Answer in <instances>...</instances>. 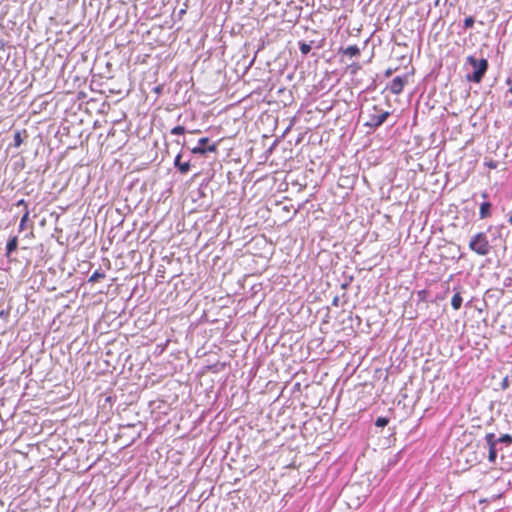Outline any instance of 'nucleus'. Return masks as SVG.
I'll return each instance as SVG.
<instances>
[{
    "label": "nucleus",
    "instance_id": "nucleus-7",
    "mask_svg": "<svg viewBox=\"0 0 512 512\" xmlns=\"http://www.w3.org/2000/svg\"><path fill=\"white\" fill-rule=\"evenodd\" d=\"M491 203L488 201L483 202L480 205L479 217L480 219H486L491 215Z\"/></svg>",
    "mask_w": 512,
    "mask_h": 512
},
{
    "label": "nucleus",
    "instance_id": "nucleus-3",
    "mask_svg": "<svg viewBox=\"0 0 512 512\" xmlns=\"http://www.w3.org/2000/svg\"><path fill=\"white\" fill-rule=\"evenodd\" d=\"M469 248L480 256H486L491 251V245L485 232H479L472 236Z\"/></svg>",
    "mask_w": 512,
    "mask_h": 512
},
{
    "label": "nucleus",
    "instance_id": "nucleus-2",
    "mask_svg": "<svg viewBox=\"0 0 512 512\" xmlns=\"http://www.w3.org/2000/svg\"><path fill=\"white\" fill-rule=\"evenodd\" d=\"M466 64H469L473 68V72L466 75L467 81L480 83L489 68L487 59H477L473 55H470L466 58Z\"/></svg>",
    "mask_w": 512,
    "mask_h": 512
},
{
    "label": "nucleus",
    "instance_id": "nucleus-27",
    "mask_svg": "<svg viewBox=\"0 0 512 512\" xmlns=\"http://www.w3.org/2000/svg\"><path fill=\"white\" fill-rule=\"evenodd\" d=\"M507 387H508V379H507V378H505V379L503 380V382H502V388H504V389H505V388H507Z\"/></svg>",
    "mask_w": 512,
    "mask_h": 512
},
{
    "label": "nucleus",
    "instance_id": "nucleus-4",
    "mask_svg": "<svg viewBox=\"0 0 512 512\" xmlns=\"http://www.w3.org/2000/svg\"><path fill=\"white\" fill-rule=\"evenodd\" d=\"M217 143L210 144L208 137H203L198 140V145L191 149L192 154L205 155L207 152H216Z\"/></svg>",
    "mask_w": 512,
    "mask_h": 512
},
{
    "label": "nucleus",
    "instance_id": "nucleus-21",
    "mask_svg": "<svg viewBox=\"0 0 512 512\" xmlns=\"http://www.w3.org/2000/svg\"><path fill=\"white\" fill-rule=\"evenodd\" d=\"M485 165L490 169H496L498 166V162L494 160H489L485 162Z\"/></svg>",
    "mask_w": 512,
    "mask_h": 512
},
{
    "label": "nucleus",
    "instance_id": "nucleus-11",
    "mask_svg": "<svg viewBox=\"0 0 512 512\" xmlns=\"http://www.w3.org/2000/svg\"><path fill=\"white\" fill-rule=\"evenodd\" d=\"M463 298L461 297L460 292L454 294L451 300V306L454 310H459L462 306Z\"/></svg>",
    "mask_w": 512,
    "mask_h": 512
},
{
    "label": "nucleus",
    "instance_id": "nucleus-24",
    "mask_svg": "<svg viewBox=\"0 0 512 512\" xmlns=\"http://www.w3.org/2000/svg\"><path fill=\"white\" fill-rule=\"evenodd\" d=\"M332 305L335 306V307H338L339 306V297L338 296H335L332 300Z\"/></svg>",
    "mask_w": 512,
    "mask_h": 512
},
{
    "label": "nucleus",
    "instance_id": "nucleus-22",
    "mask_svg": "<svg viewBox=\"0 0 512 512\" xmlns=\"http://www.w3.org/2000/svg\"><path fill=\"white\" fill-rule=\"evenodd\" d=\"M16 205L17 206H24L25 210L28 209L27 202L24 199H20L19 201H17Z\"/></svg>",
    "mask_w": 512,
    "mask_h": 512
},
{
    "label": "nucleus",
    "instance_id": "nucleus-17",
    "mask_svg": "<svg viewBox=\"0 0 512 512\" xmlns=\"http://www.w3.org/2000/svg\"><path fill=\"white\" fill-rule=\"evenodd\" d=\"M498 443H504L509 446L512 444V437L509 434H504L498 438Z\"/></svg>",
    "mask_w": 512,
    "mask_h": 512
},
{
    "label": "nucleus",
    "instance_id": "nucleus-23",
    "mask_svg": "<svg viewBox=\"0 0 512 512\" xmlns=\"http://www.w3.org/2000/svg\"><path fill=\"white\" fill-rule=\"evenodd\" d=\"M353 277H350L349 281L348 282H345L343 284H341V288L346 290L350 284V282L352 281Z\"/></svg>",
    "mask_w": 512,
    "mask_h": 512
},
{
    "label": "nucleus",
    "instance_id": "nucleus-12",
    "mask_svg": "<svg viewBox=\"0 0 512 512\" xmlns=\"http://www.w3.org/2000/svg\"><path fill=\"white\" fill-rule=\"evenodd\" d=\"M105 278V273L101 270H96L93 272V274L89 277L90 283H96L99 282L101 279Z\"/></svg>",
    "mask_w": 512,
    "mask_h": 512
},
{
    "label": "nucleus",
    "instance_id": "nucleus-9",
    "mask_svg": "<svg viewBox=\"0 0 512 512\" xmlns=\"http://www.w3.org/2000/svg\"><path fill=\"white\" fill-rule=\"evenodd\" d=\"M17 246H18L17 236L10 238L6 245V256L10 257V255L17 249Z\"/></svg>",
    "mask_w": 512,
    "mask_h": 512
},
{
    "label": "nucleus",
    "instance_id": "nucleus-30",
    "mask_svg": "<svg viewBox=\"0 0 512 512\" xmlns=\"http://www.w3.org/2000/svg\"><path fill=\"white\" fill-rule=\"evenodd\" d=\"M176 142H177V144H182V146H184V145H185V142L180 143V141H179V140H177Z\"/></svg>",
    "mask_w": 512,
    "mask_h": 512
},
{
    "label": "nucleus",
    "instance_id": "nucleus-15",
    "mask_svg": "<svg viewBox=\"0 0 512 512\" xmlns=\"http://www.w3.org/2000/svg\"><path fill=\"white\" fill-rule=\"evenodd\" d=\"M311 48H312L311 44H308V43L303 42V41L299 42V49H300V52L303 55H307L311 51Z\"/></svg>",
    "mask_w": 512,
    "mask_h": 512
},
{
    "label": "nucleus",
    "instance_id": "nucleus-20",
    "mask_svg": "<svg viewBox=\"0 0 512 512\" xmlns=\"http://www.w3.org/2000/svg\"><path fill=\"white\" fill-rule=\"evenodd\" d=\"M186 132V129L184 126L178 125L171 129V134L174 135H182Z\"/></svg>",
    "mask_w": 512,
    "mask_h": 512
},
{
    "label": "nucleus",
    "instance_id": "nucleus-5",
    "mask_svg": "<svg viewBox=\"0 0 512 512\" xmlns=\"http://www.w3.org/2000/svg\"><path fill=\"white\" fill-rule=\"evenodd\" d=\"M407 82H408L407 75L397 76L391 81V83L389 84L387 89H389V91L392 94L399 95L400 93H402L404 86L407 84Z\"/></svg>",
    "mask_w": 512,
    "mask_h": 512
},
{
    "label": "nucleus",
    "instance_id": "nucleus-26",
    "mask_svg": "<svg viewBox=\"0 0 512 512\" xmlns=\"http://www.w3.org/2000/svg\"><path fill=\"white\" fill-rule=\"evenodd\" d=\"M392 73H393V69L389 68V69H387V70L385 71V76H386V77H389V76H391V75H392Z\"/></svg>",
    "mask_w": 512,
    "mask_h": 512
},
{
    "label": "nucleus",
    "instance_id": "nucleus-28",
    "mask_svg": "<svg viewBox=\"0 0 512 512\" xmlns=\"http://www.w3.org/2000/svg\"><path fill=\"white\" fill-rule=\"evenodd\" d=\"M482 197L486 199L488 197V194L486 192L482 193Z\"/></svg>",
    "mask_w": 512,
    "mask_h": 512
},
{
    "label": "nucleus",
    "instance_id": "nucleus-6",
    "mask_svg": "<svg viewBox=\"0 0 512 512\" xmlns=\"http://www.w3.org/2000/svg\"><path fill=\"white\" fill-rule=\"evenodd\" d=\"M182 153L177 154L174 159V166L181 174H187L190 171V160L182 162Z\"/></svg>",
    "mask_w": 512,
    "mask_h": 512
},
{
    "label": "nucleus",
    "instance_id": "nucleus-25",
    "mask_svg": "<svg viewBox=\"0 0 512 512\" xmlns=\"http://www.w3.org/2000/svg\"><path fill=\"white\" fill-rule=\"evenodd\" d=\"M8 315H9L8 311H5V310H1L0 311V317L1 318H6Z\"/></svg>",
    "mask_w": 512,
    "mask_h": 512
},
{
    "label": "nucleus",
    "instance_id": "nucleus-29",
    "mask_svg": "<svg viewBox=\"0 0 512 512\" xmlns=\"http://www.w3.org/2000/svg\"><path fill=\"white\" fill-rule=\"evenodd\" d=\"M507 84H511L512 80L510 78L507 79Z\"/></svg>",
    "mask_w": 512,
    "mask_h": 512
},
{
    "label": "nucleus",
    "instance_id": "nucleus-13",
    "mask_svg": "<svg viewBox=\"0 0 512 512\" xmlns=\"http://www.w3.org/2000/svg\"><path fill=\"white\" fill-rule=\"evenodd\" d=\"M485 441L488 446H496L498 443V438H496L494 433H488L485 436Z\"/></svg>",
    "mask_w": 512,
    "mask_h": 512
},
{
    "label": "nucleus",
    "instance_id": "nucleus-1",
    "mask_svg": "<svg viewBox=\"0 0 512 512\" xmlns=\"http://www.w3.org/2000/svg\"><path fill=\"white\" fill-rule=\"evenodd\" d=\"M361 114L365 119L364 126L373 130L379 128L390 116V112L383 110L379 105H372Z\"/></svg>",
    "mask_w": 512,
    "mask_h": 512
},
{
    "label": "nucleus",
    "instance_id": "nucleus-18",
    "mask_svg": "<svg viewBox=\"0 0 512 512\" xmlns=\"http://www.w3.org/2000/svg\"><path fill=\"white\" fill-rule=\"evenodd\" d=\"M389 423V419L386 418V417H378L375 421V426L377 427H385L386 425H388Z\"/></svg>",
    "mask_w": 512,
    "mask_h": 512
},
{
    "label": "nucleus",
    "instance_id": "nucleus-16",
    "mask_svg": "<svg viewBox=\"0 0 512 512\" xmlns=\"http://www.w3.org/2000/svg\"><path fill=\"white\" fill-rule=\"evenodd\" d=\"M28 218H29V210L26 209L25 213L23 214V216L20 220V224H19L20 231H23L25 229V224L28 221Z\"/></svg>",
    "mask_w": 512,
    "mask_h": 512
},
{
    "label": "nucleus",
    "instance_id": "nucleus-31",
    "mask_svg": "<svg viewBox=\"0 0 512 512\" xmlns=\"http://www.w3.org/2000/svg\"><path fill=\"white\" fill-rule=\"evenodd\" d=\"M509 92L512 94V87L509 89Z\"/></svg>",
    "mask_w": 512,
    "mask_h": 512
},
{
    "label": "nucleus",
    "instance_id": "nucleus-14",
    "mask_svg": "<svg viewBox=\"0 0 512 512\" xmlns=\"http://www.w3.org/2000/svg\"><path fill=\"white\" fill-rule=\"evenodd\" d=\"M488 448H489L488 460L490 463H495L496 458H497L496 446H488Z\"/></svg>",
    "mask_w": 512,
    "mask_h": 512
},
{
    "label": "nucleus",
    "instance_id": "nucleus-19",
    "mask_svg": "<svg viewBox=\"0 0 512 512\" xmlns=\"http://www.w3.org/2000/svg\"><path fill=\"white\" fill-rule=\"evenodd\" d=\"M474 23H475L474 17L469 16V17L465 18L463 26L465 29H470L473 27Z\"/></svg>",
    "mask_w": 512,
    "mask_h": 512
},
{
    "label": "nucleus",
    "instance_id": "nucleus-8",
    "mask_svg": "<svg viewBox=\"0 0 512 512\" xmlns=\"http://www.w3.org/2000/svg\"><path fill=\"white\" fill-rule=\"evenodd\" d=\"M340 53L348 55L350 57H356L360 55V49L357 45H351L346 48H341Z\"/></svg>",
    "mask_w": 512,
    "mask_h": 512
},
{
    "label": "nucleus",
    "instance_id": "nucleus-10",
    "mask_svg": "<svg viewBox=\"0 0 512 512\" xmlns=\"http://www.w3.org/2000/svg\"><path fill=\"white\" fill-rule=\"evenodd\" d=\"M22 134H24L25 137L28 136L26 130L15 132L14 138H13V140H14L13 146L14 147L18 148L22 145V143H23Z\"/></svg>",
    "mask_w": 512,
    "mask_h": 512
}]
</instances>
